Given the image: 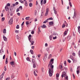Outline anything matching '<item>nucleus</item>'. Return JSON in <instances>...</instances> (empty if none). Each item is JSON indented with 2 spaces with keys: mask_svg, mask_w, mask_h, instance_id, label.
<instances>
[{
  "mask_svg": "<svg viewBox=\"0 0 80 80\" xmlns=\"http://www.w3.org/2000/svg\"><path fill=\"white\" fill-rule=\"evenodd\" d=\"M4 20H5V18H4V17L2 18V21L3 22V21H4Z\"/></svg>",
  "mask_w": 80,
  "mask_h": 80,
  "instance_id": "7c9ffc66",
  "label": "nucleus"
},
{
  "mask_svg": "<svg viewBox=\"0 0 80 80\" xmlns=\"http://www.w3.org/2000/svg\"><path fill=\"white\" fill-rule=\"evenodd\" d=\"M56 38H57V37L56 36H55V37H53V40H55V39H56Z\"/></svg>",
  "mask_w": 80,
  "mask_h": 80,
  "instance_id": "13d9d810",
  "label": "nucleus"
},
{
  "mask_svg": "<svg viewBox=\"0 0 80 80\" xmlns=\"http://www.w3.org/2000/svg\"><path fill=\"white\" fill-rule=\"evenodd\" d=\"M16 28L17 29H18L19 28V25H18L16 27Z\"/></svg>",
  "mask_w": 80,
  "mask_h": 80,
  "instance_id": "72a5a7b5",
  "label": "nucleus"
},
{
  "mask_svg": "<svg viewBox=\"0 0 80 80\" xmlns=\"http://www.w3.org/2000/svg\"><path fill=\"white\" fill-rule=\"evenodd\" d=\"M53 62H50L49 64L48 65V68L49 69V73L50 77H52L53 73V65H52Z\"/></svg>",
  "mask_w": 80,
  "mask_h": 80,
  "instance_id": "f257e3e1",
  "label": "nucleus"
},
{
  "mask_svg": "<svg viewBox=\"0 0 80 80\" xmlns=\"http://www.w3.org/2000/svg\"><path fill=\"white\" fill-rule=\"evenodd\" d=\"M16 37L17 38V39H19V37H18V35H17L16 36Z\"/></svg>",
  "mask_w": 80,
  "mask_h": 80,
  "instance_id": "4d7b16f0",
  "label": "nucleus"
},
{
  "mask_svg": "<svg viewBox=\"0 0 80 80\" xmlns=\"http://www.w3.org/2000/svg\"><path fill=\"white\" fill-rule=\"evenodd\" d=\"M10 64H11V65L13 67H14V66L13 65H14V62H13V61L10 62Z\"/></svg>",
  "mask_w": 80,
  "mask_h": 80,
  "instance_id": "6e6552de",
  "label": "nucleus"
},
{
  "mask_svg": "<svg viewBox=\"0 0 80 80\" xmlns=\"http://www.w3.org/2000/svg\"><path fill=\"white\" fill-rule=\"evenodd\" d=\"M34 74L35 75H37V73H36L35 72V71H34Z\"/></svg>",
  "mask_w": 80,
  "mask_h": 80,
  "instance_id": "69168bd1",
  "label": "nucleus"
},
{
  "mask_svg": "<svg viewBox=\"0 0 80 80\" xmlns=\"http://www.w3.org/2000/svg\"><path fill=\"white\" fill-rule=\"evenodd\" d=\"M48 8H47L46 9V12L45 14V16H47L48 15Z\"/></svg>",
  "mask_w": 80,
  "mask_h": 80,
  "instance_id": "423d86ee",
  "label": "nucleus"
},
{
  "mask_svg": "<svg viewBox=\"0 0 80 80\" xmlns=\"http://www.w3.org/2000/svg\"><path fill=\"white\" fill-rule=\"evenodd\" d=\"M64 63L65 65H67V62H66V61L64 62Z\"/></svg>",
  "mask_w": 80,
  "mask_h": 80,
  "instance_id": "09e8293b",
  "label": "nucleus"
},
{
  "mask_svg": "<svg viewBox=\"0 0 80 80\" xmlns=\"http://www.w3.org/2000/svg\"><path fill=\"white\" fill-rule=\"evenodd\" d=\"M19 9H21V10H22V6H19V8H18Z\"/></svg>",
  "mask_w": 80,
  "mask_h": 80,
  "instance_id": "f704fd0d",
  "label": "nucleus"
},
{
  "mask_svg": "<svg viewBox=\"0 0 80 80\" xmlns=\"http://www.w3.org/2000/svg\"><path fill=\"white\" fill-rule=\"evenodd\" d=\"M6 32H7V30H6V29H4L3 30V33H6Z\"/></svg>",
  "mask_w": 80,
  "mask_h": 80,
  "instance_id": "5701e85b",
  "label": "nucleus"
},
{
  "mask_svg": "<svg viewBox=\"0 0 80 80\" xmlns=\"http://www.w3.org/2000/svg\"><path fill=\"white\" fill-rule=\"evenodd\" d=\"M78 54L79 56V57L80 58V50L78 52Z\"/></svg>",
  "mask_w": 80,
  "mask_h": 80,
  "instance_id": "8fccbe9b",
  "label": "nucleus"
},
{
  "mask_svg": "<svg viewBox=\"0 0 80 80\" xmlns=\"http://www.w3.org/2000/svg\"><path fill=\"white\" fill-rule=\"evenodd\" d=\"M68 63H71V61H70V59H68Z\"/></svg>",
  "mask_w": 80,
  "mask_h": 80,
  "instance_id": "de8ad7c7",
  "label": "nucleus"
},
{
  "mask_svg": "<svg viewBox=\"0 0 80 80\" xmlns=\"http://www.w3.org/2000/svg\"><path fill=\"white\" fill-rule=\"evenodd\" d=\"M6 6H7V7H10V4L9 3H8L7 4V5Z\"/></svg>",
  "mask_w": 80,
  "mask_h": 80,
  "instance_id": "4c0bfd02",
  "label": "nucleus"
},
{
  "mask_svg": "<svg viewBox=\"0 0 80 80\" xmlns=\"http://www.w3.org/2000/svg\"><path fill=\"white\" fill-rule=\"evenodd\" d=\"M33 68H35V67H36V65H35V63L33 64Z\"/></svg>",
  "mask_w": 80,
  "mask_h": 80,
  "instance_id": "79ce46f5",
  "label": "nucleus"
},
{
  "mask_svg": "<svg viewBox=\"0 0 80 80\" xmlns=\"http://www.w3.org/2000/svg\"><path fill=\"white\" fill-rule=\"evenodd\" d=\"M20 9L19 8H18L17 9V12H19L20 11Z\"/></svg>",
  "mask_w": 80,
  "mask_h": 80,
  "instance_id": "3c124183",
  "label": "nucleus"
},
{
  "mask_svg": "<svg viewBox=\"0 0 80 80\" xmlns=\"http://www.w3.org/2000/svg\"><path fill=\"white\" fill-rule=\"evenodd\" d=\"M10 79V77L7 78L6 79V80H9Z\"/></svg>",
  "mask_w": 80,
  "mask_h": 80,
  "instance_id": "e433bc0d",
  "label": "nucleus"
},
{
  "mask_svg": "<svg viewBox=\"0 0 80 80\" xmlns=\"http://www.w3.org/2000/svg\"><path fill=\"white\" fill-rule=\"evenodd\" d=\"M34 47H34V46H32V47L31 48L33 50L34 49Z\"/></svg>",
  "mask_w": 80,
  "mask_h": 80,
  "instance_id": "680f3d73",
  "label": "nucleus"
},
{
  "mask_svg": "<svg viewBox=\"0 0 80 80\" xmlns=\"http://www.w3.org/2000/svg\"><path fill=\"white\" fill-rule=\"evenodd\" d=\"M53 60H54V59H52L51 60V61L50 62H53Z\"/></svg>",
  "mask_w": 80,
  "mask_h": 80,
  "instance_id": "5fc2aeb1",
  "label": "nucleus"
},
{
  "mask_svg": "<svg viewBox=\"0 0 80 80\" xmlns=\"http://www.w3.org/2000/svg\"><path fill=\"white\" fill-rule=\"evenodd\" d=\"M29 40L31 43H34V41H33V39H30V40Z\"/></svg>",
  "mask_w": 80,
  "mask_h": 80,
  "instance_id": "ddd939ff",
  "label": "nucleus"
},
{
  "mask_svg": "<svg viewBox=\"0 0 80 80\" xmlns=\"http://www.w3.org/2000/svg\"><path fill=\"white\" fill-rule=\"evenodd\" d=\"M59 67L60 69H62L63 68V67L62 66V65H59Z\"/></svg>",
  "mask_w": 80,
  "mask_h": 80,
  "instance_id": "bb28decb",
  "label": "nucleus"
},
{
  "mask_svg": "<svg viewBox=\"0 0 80 80\" xmlns=\"http://www.w3.org/2000/svg\"><path fill=\"white\" fill-rule=\"evenodd\" d=\"M78 32H79V33L80 34V26H78Z\"/></svg>",
  "mask_w": 80,
  "mask_h": 80,
  "instance_id": "f8f14e48",
  "label": "nucleus"
},
{
  "mask_svg": "<svg viewBox=\"0 0 80 80\" xmlns=\"http://www.w3.org/2000/svg\"><path fill=\"white\" fill-rule=\"evenodd\" d=\"M48 22V19H47L45 21H44L43 23H47V22Z\"/></svg>",
  "mask_w": 80,
  "mask_h": 80,
  "instance_id": "6ab92c4d",
  "label": "nucleus"
},
{
  "mask_svg": "<svg viewBox=\"0 0 80 80\" xmlns=\"http://www.w3.org/2000/svg\"><path fill=\"white\" fill-rule=\"evenodd\" d=\"M46 2H47V0H44L43 1V4H45Z\"/></svg>",
  "mask_w": 80,
  "mask_h": 80,
  "instance_id": "cd10ccee",
  "label": "nucleus"
},
{
  "mask_svg": "<svg viewBox=\"0 0 80 80\" xmlns=\"http://www.w3.org/2000/svg\"><path fill=\"white\" fill-rule=\"evenodd\" d=\"M15 33H18V32H19V31L17 30H15Z\"/></svg>",
  "mask_w": 80,
  "mask_h": 80,
  "instance_id": "58836bf2",
  "label": "nucleus"
},
{
  "mask_svg": "<svg viewBox=\"0 0 80 80\" xmlns=\"http://www.w3.org/2000/svg\"><path fill=\"white\" fill-rule=\"evenodd\" d=\"M3 75H1L0 76V80H2L3 78Z\"/></svg>",
  "mask_w": 80,
  "mask_h": 80,
  "instance_id": "393cba45",
  "label": "nucleus"
},
{
  "mask_svg": "<svg viewBox=\"0 0 80 80\" xmlns=\"http://www.w3.org/2000/svg\"><path fill=\"white\" fill-rule=\"evenodd\" d=\"M79 69H80V66L78 67L77 68V70H79Z\"/></svg>",
  "mask_w": 80,
  "mask_h": 80,
  "instance_id": "6e6d98bb",
  "label": "nucleus"
},
{
  "mask_svg": "<svg viewBox=\"0 0 80 80\" xmlns=\"http://www.w3.org/2000/svg\"><path fill=\"white\" fill-rule=\"evenodd\" d=\"M29 57H28L26 58V60H27V61H28L29 62H31L30 60V59H29Z\"/></svg>",
  "mask_w": 80,
  "mask_h": 80,
  "instance_id": "f3484780",
  "label": "nucleus"
},
{
  "mask_svg": "<svg viewBox=\"0 0 80 80\" xmlns=\"http://www.w3.org/2000/svg\"><path fill=\"white\" fill-rule=\"evenodd\" d=\"M48 20H53V18H50L48 19Z\"/></svg>",
  "mask_w": 80,
  "mask_h": 80,
  "instance_id": "a18cd8bd",
  "label": "nucleus"
},
{
  "mask_svg": "<svg viewBox=\"0 0 80 80\" xmlns=\"http://www.w3.org/2000/svg\"><path fill=\"white\" fill-rule=\"evenodd\" d=\"M77 74H79V73H80V71H79V70H77Z\"/></svg>",
  "mask_w": 80,
  "mask_h": 80,
  "instance_id": "473e14b6",
  "label": "nucleus"
},
{
  "mask_svg": "<svg viewBox=\"0 0 80 80\" xmlns=\"http://www.w3.org/2000/svg\"><path fill=\"white\" fill-rule=\"evenodd\" d=\"M12 5L13 7H16L17 6V4L15 3V4H12Z\"/></svg>",
  "mask_w": 80,
  "mask_h": 80,
  "instance_id": "ea45409f",
  "label": "nucleus"
},
{
  "mask_svg": "<svg viewBox=\"0 0 80 80\" xmlns=\"http://www.w3.org/2000/svg\"><path fill=\"white\" fill-rule=\"evenodd\" d=\"M9 22L10 23V24H12L13 23V18H11L10 19Z\"/></svg>",
  "mask_w": 80,
  "mask_h": 80,
  "instance_id": "7ed1b4c3",
  "label": "nucleus"
},
{
  "mask_svg": "<svg viewBox=\"0 0 80 80\" xmlns=\"http://www.w3.org/2000/svg\"><path fill=\"white\" fill-rule=\"evenodd\" d=\"M20 2V3H24V2H23V1H22V0H20L19 1Z\"/></svg>",
  "mask_w": 80,
  "mask_h": 80,
  "instance_id": "c9c22d12",
  "label": "nucleus"
},
{
  "mask_svg": "<svg viewBox=\"0 0 80 80\" xmlns=\"http://www.w3.org/2000/svg\"><path fill=\"white\" fill-rule=\"evenodd\" d=\"M32 61L34 63H35V59H33L32 60Z\"/></svg>",
  "mask_w": 80,
  "mask_h": 80,
  "instance_id": "37998d69",
  "label": "nucleus"
},
{
  "mask_svg": "<svg viewBox=\"0 0 80 80\" xmlns=\"http://www.w3.org/2000/svg\"><path fill=\"white\" fill-rule=\"evenodd\" d=\"M17 14L18 15V16H20V13L18 12L17 13Z\"/></svg>",
  "mask_w": 80,
  "mask_h": 80,
  "instance_id": "bf43d9fd",
  "label": "nucleus"
},
{
  "mask_svg": "<svg viewBox=\"0 0 80 80\" xmlns=\"http://www.w3.org/2000/svg\"><path fill=\"white\" fill-rule=\"evenodd\" d=\"M26 24L27 25L29 24V23H28V22H27L26 23Z\"/></svg>",
  "mask_w": 80,
  "mask_h": 80,
  "instance_id": "052dcab7",
  "label": "nucleus"
},
{
  "mask_svg": "<svg viewBox=\"0 0 80 80\" xmlns=\"http://www.w3.org/2000/svg\"><path fill=\"white\" fill-rule=\"evenodd\" d=\"M70 57L71 60L73 61V62H75V60L73 59V56H71Z\"/></svg>",
  "mask_w": 80,
  "mask_h": 80,
  "instance_id": "1a4fd4ad",
  "label": "nucleus"
},
{
  "mask_svg": "<svg viewBox=\"0 0 80 80\" xmlns=\"http://www.w3.org/2000/svg\"><path fill=\"white\" fill-rule=\"evenodd\" d=\"M31 34H34V31H32L31 32Z\"/></svg>",
  "mask_w": 80,
  "mask_h": 80,
  "instance_id": "774afa93",
  "label": "nucleus"
},
{
  "mask_svg": "<svg viewBox=\"0 0 80 80\" xmlns=\"http://www.w3.org/2000/svg\"><path fill=\"white\" fill-rule=\"evenodd\" d=\"M65 70V72L67 71V68H64L63 70Z\"/></svg>",
  "mask_w": 80,
  "mask_h": 80,
  "instance_id": "c85d7f7f",
  "label": "nucleus"
},
{
  "mask_svg": "<svg viewBox=\"0 0 80 80\" xmlns=\"http://www.w3.org/2000/svg\"><path fill=\"white\" fill-rule=\"evenodd\" d=\"M68 29H67V31H65L64 33L63 37H65V35H66L67 34V32Z\"/></svg>",
  "mask_w": 80,
  "mask_h": 80,
  "instance_id": "0eeeda50",
  "label": "nucleus"
},
{
  "mask_svg": "<svg viewBox=\"0 0 80 80\" xmlns=\"http://www.w3.org/2000/svg\"><path fill=\"white\" fill-rule=\"evenodd\" d=\"M5 9L6 10V11H10V9H9V8L7 6H6L5 7Z\"/></svg>",
  "mask_w": 80,
  "mask_h": 80,
  "instance_id": "39448f33",
  "label": "nucleus"
},
{
  "mask_svg": "<svg viewBox=\"0 0 80 80\" xmlns=\"http://www.w3.org/2000/svg\"><path fill=\"white\" fill-rule=\"evenodd\" d=\"M72 75L73 78L74 79V78H75V75H74V73H72Z\"/></svg>",
  "mask_w": 80,
  "mask_h": 80,
  "instance_id": "2f4dec72",
  "label": "nucleus"
},
{
  "mask_svg": "<svg viewBox=\"0 0 80 80\" xmlns=\"http://www.w3.org/2000/svg\"><path fill=\"white\" fill-rule=\"evenodd\" d=\"M47 28V26H45V24H43L42 25V28Z\"/></svg>",
  "mask_w": 80,
  "mask_h": 80,
  "instance_id": "c756f323",
  "label": "nucleus"
},
{
  "mask_svg": "<svg viewBox=\"0 0 80 80\" xmlns=\"http://www.w3.org/2000/svg\"><path fill=\"white\" fill-rule=\"evenodd\" d=\"M68 76H66V77H65V78L66 79V80H68Z\"/></svg>",
  "mask_w": 80,
  "mask_h": 80,
  "instance_id": "49530a36",
  "label": "nucleus"
},
{
  "mask_svg": "<svg viewBox=\"0 0 80 80\" xmlns=\"http://www.w3.org/2000/svg\"><path fill=\"white\" fill-rule=\"evenodd\" d=\"M0 52H3V50L2 49H1Z\"/></svg>",
  "mask_w": 80,
  "mask_h": 80,
  "instance_id": "338daca9",
  "label": "nucleus"
},
{
  "mask_svg": "<svg viewBox=\"0 0 80 80\" xmlns=\"http://www.w3.org/2000/svg\"><path fill=\"white\" fill-rule=\"evenodd\" d=\"M12 9L10 8V11H8L9 13L11 15V16H13V13H12Z\"/></svg>",
  "mask_w": 80,
  "mask_h": 80,
  "instance_id": "20e7f679",
  "label": "nucleus"
},
{
  "mask_svg": "<svg viewBox=\"0 0 80 80\" xmlns=\"http://www.w3.org/2000/svg\"><path fill=\"white\" fill-rule=\"evenodd\" d=\"M65 75H66V72H62L61 76L62 78L65 77Z\"/></svg>",
  "mask_w": 80,
  "mask_h": 80,
  "instance_id": "f03ea898",
  "label": "nucleus"
},
{
  "mask_svg": "<svg viewBox=\"0 0 80 80\" xmlns=\"http://www.w3.org/2000/svg\"><path fill=\"white\" fill-rule=\"evenodd\" d=\"M69 5H70V7H72V3H71L70 2H69Z\"/></svg>",
  "mask_w": 80,
  "mask_h": 80,
  "instance_id": "c03bdc74",
  "label": "nucleus"
},
{
  "mask_svg": "<svg viewBox=\"0 0 80 80\" xmlns=\"http://www.w3.org/2000/svg\"><path fill=\"white\" fill-rule=\"evenodd\" d=\"M43 0H41V5H43Z\"/></svg>",
  "mask_w": 80,
  "mask_h": 80,
  "instance_id": "a19ab883",
  "label": "nucleus"
},
{
  "mask_svg": "<svg viewBox=\"0 0 80 80\" xmlns=\"http://www.w3.org/2000/svg\"><path fill=\"white\" fill-rule=\"evenodd\" d=\"M71 38V36H68L67 38V40L68 41L70 40Z\"/></svg>",
  "mask_w": 80,
  "mask_h": 80,
  "instance_id": "4468645a",
  "label": "nucleus"
},
{
  "mask_svg": "<svg viewBox=\"0 0 80 80\" xmlns=\"http://www.w3.org/2000/svg\"><path fill=\"white\" fill-rule=\"evenodd\" d=\"M30 18V17H27L25 18V19L26 20H28Z\"/></svg>",
  "mask_w": 80,
  "mask_h": 80,
  "instance_id": "b1692460",
  "label": "nucleus"
},
{
  "mask_svg": "<svg viewBox=\"0 0 80 80\" xmlns=\"http://www.w3.org/2000/svg\"><path fill=\"white\" fill-rule=\"evenodd\" d=\"M5 63L6 64H7V63H8V58H7L6 59Z\"/></svg>",
  "mask_w": 80,
  "mask_h": 80,
  "instance_id": "412c9836",
  "label": "nucleus"
},
{
  "mask_svg": "<svg viewBox=\"0 0 80 80\" xmlns=\"http://www.w3.org/2000/svg\"><path fill=\"white\" fill-rule=\"evenodd\" d=\"M32 37V36L31 35V34H30L28 37V38L29 40H31V37Z\"/></svg>",
  "mask_w": 80,
  "mask_h": 80,
  "instance_id": "2eb2a0df",
  "label": "nucleus"
},
{
  "mask_svg": "<svg viewBox=\"0 0 80 80\" xmlns=\"http://www.w3.org/2000/svg\"><path fill=\"white\" fill-rule=\"evenodd\" d=\"M67 22H66V21H65L64 22V25H65L67 24Z\"/></svg>",
  "mask_w": 80,
  "mask_h": 80,
  "instance_id": "864d4df0",
  "label": "nucleus"
},
{
  "mask_svg": "<svg viewBox=\"0 0 80 80\" xmlns=\"http://www.w3.org/2000/svg\"><path fill=\"white\" fill-rule=\"evenodd\" d=\"M53 22H49V24L50 25H53Z\"/></svg>",
  "mask_w": 80,
  "mask_h": 80,
  "instance_id": "4be33fe9",
  "label": "nucleus"
},
{
  "mask_svg": "<svg viewBox=\"0 0 80 80\" xmlns=\"http://www.w3.org/2000/svg\"><path fill=\"white\" fill-rule=\"evenodd\" d=\"M36 5H38V2L37 1H36Z\"/></svg>",
  "mask_w": 80,
  "mask_h": 80,
  "instance_id": "e2e57ef3",
  "label": "nucleus"
},
{
  "mask_svg": "<svg viewBox=\"0 0 80 80\" xmlns=\"http://www.w3.org/2000/svg\"><path fill=\"white\" fill-rule=\"evenodd\" d=\"M52 37H53V35H51L49 36V38L50 40H52Z\"/></svg>",
  "mask_w": 80,
  "mask_h": 80,
  "instance_id": "dca6fc26",
  "label": "nucleus"
},
{
  "mask_svg": "<svg viewBox=\"0 0 80 80\" xmlns=\"http://www.w3.org/2000/svg\"><path fill=\"white\" fill-rule=\"evenodd\" d=\"M53 10L54 11V13L55 14H57V11L55 10V9L54 7H53Z\"/></svg>",
  "mask_w": 80,
  "mask_h": 80,
  "instance_id": "9b49d317",
  "label": "nucleus"
},
{
  "mask_svg": "<svg viewBox=\"0 0 80 80\" xmlns=\"http://www.w3.org/2000/svg\"><path fill=\"white\" fill-rule=\"evenodd\" d=\"M30 52L31 53L32 55H33V50L31 49L30 50Z\"/></svg>",
  "mask_w": 80,
  "mask_h": 80,
  "instance_id": "aec40b11",
  "label": "nucleus"
},
{
  "mask_svg": "<svg viewBox=\"0 0 80 80\" xmlns=\"http://www.w3.org/2000/svg\"><path fill=\"white\" fill-rule=\"evenodd\" d=\"M3 38L4 41H5V42H7V38L5 36L3 37Z\"/></svg>",
  "mask_w": 80,
  "mask_h": 80,
  "instance_id": "9d476101",
  "label": "nucleus"
},
{
  "mask_svg": "<svg viewBox=\"0 0 80 80\" xmlns=\"http://www.w3.org/2000/svg\"><path fill=\"white\" fill-rule=\"evenodd\" d=\"M24 5L26 7L28 6V3H27V1H26L25 2H24Z\"/></svg>",
  "mask_w": 80,
  "mask_h": 80,
  "instance_id": "a211bd4d",
  "label": "nucleus"
},
{
  "mask_svg": "<svg viewBox=\"0 0 80 80\" xmlns=\"http://www.w3.org/2000/svg\"><path fill=\"white\" fill-rule=\"evenodd\" d=\"M32 5H33V4H32V3H29V7H32Z\"/></svg>",
  "mask_w": 80,
  "mask_h": 80,
  "instance_id": "a878e982",
  "label": "nucleus"
},
{
  "mask_svg": "<svg viewBox=\"0 0 80 80\" xmlns=\"http://www.w3.org/2000/svg\"><path fill=\"white\" fill-rule=\"evenodd\" d=\"M56 77H59V74L57 73L56 74Z\"/></svg>",
  "mask_w": 80,
  "mask_h": 80,
  "instance_id": "603ef678",
  "label": "nucleus"
},
{
  "mask_svg": "<svg viewBox=\"0 0 80 80\" xmlns=\"http://www.w3.org/2000/svg\"><path fill=\"white\" fill-rule=\"evenodd\" d=\"M72 55H73V56H75V53L74 52H73L72 53Z\"/></svg>",
  "mask_w": 80,
  "mask_h": 80,
  "instance_id": "0e129e2a",
  "label": "nucleus"
}]
</instances>
